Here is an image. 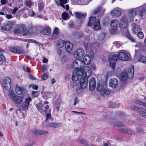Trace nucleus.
I'll list each match as a JSON object with an SVG mask.
<instances>
[{
    "label": "nucleus",
    "mask_w": 146,
    "mask_h": 146,
    "mask_svg": "<svg viewBox=\"0 0 146 146\" xmlns=\"http://www.w3.org/2000/svg\"><path fill=\"white\" fill-rule=\"evenodd\" d=\"M8 95L9 97L12 99L13 102L17 104H21L23 99V97L17 95L11 90L8 91Z\"/></svg>",
    "instance_id": "1"
},
{
    "label": "nucleus",
    "mask_w": 146,
    "mask_h": 146,
    "mask_svg": "<svg viewBox=\"0 0 146 146\" xmlns=\"http://www.w3.org/2000/svg\"><path fill=\"white\" fill-rule=\"evenodd\" d=\"M76 70L73 72L72 78V80L77 81L79 78V76H81V77L83 76L84 74L81 68H76Z\"/></svg>",
    "instance_id": "2"
},
{
    "label": "nucleus",
    "mask_w": 146,
    "mask_h": 146,
    "mask_svg": "<svg viewBox=\"0 0 146 146\" xmlns=\"http://www.w3.org/2000/svg\"><path fill=\"white\" fill-rule=\"evenodd\" d=\"M97 90L98 92H100L102 96H105L110 94V90L104 88V85L102 84H98Z\"/></svg>",
    "instance_id": "3"
},
{
    "label": "nucleus",
    "mask_w": 146,
    "mask_h": 146,
    "mask_svg": "<svg viewBox=\"0 0 146 146\" xmlns=\"http://www.w3.org/2000/svg\"><path fill=\"white\" fill-rule=\"evenodd\" d=\"M26 30L25 26L23 25H21L14 29L13 32L15 34L18 35L23 33Z\"/></svg>",
    "instance_id": "4"
},
{
    "label": "nucleus",
    "mask_w": 146,
    "mask_h": 146,
    "mask_svg": "<svg viewBox=\"0 0 146 146\" xmlns=\"http://www.w3.org/2000/svg\"><path fill=\"white\" fill-rule=\"evenodd\" d=\"M84 66V63L83 61L79 59H76L73 64V66L75 70L76 68H82Z\"/></svg>",
    "instance_id": "5"
},
{
    "label": "nucleus",
    "mask_w": 146,
    "mask_h": 146,
    "mask_svg": "<svg viewBox=\"0 0 146 146\" xmlns=\"http://www.w3.org/2000/svg\"><path fill=\"white\" fill-rule=\"evenodd\" d=\"M88 79L83 76L81 77L80 80V85L82 89L85 88L88 86Z\"/></svg>",
    "instance_id": "6"
},
{
    "label": "nucleus",
    "mask_w": 146,
    "mask_h": 146,
    "mask_svg": "<svg viewBox=\"0 0 146 146\" xmlns=\"http://www.w3.org/2000/svg\"><path fill=\"white\" fill-rule=\"evenodd\" d=\"M60 35V30L57 28L56 27L53 30L52 34L51 35V39L52 40H54L58 38Z\"/></svg>",
    "instance_id": "7"
},
{
    "label": "nucleus",
    "mask_w": 146,
    "mask_h": 146,
    "mask_svg": "<svg viewBox=\"0 0 146 146\" xmlns=\"http://www.w3.org/2000/svg\"><path fill=\"white\" fill-rule=\"evenodd\" d=\"M85 54L84 50L82 49H78L74 53V55L75 57L77 58L83 57Z\"/></svg>",
    "instance_id": "8"
},
{
    "label": "nucleus",
    "mask_w": 146,
    "mask_h": 146,
    "mask_svg": "<svg viewBox=\"0 0 146 146\" xmlns=\"http://www.w3.org/2000/svg\"><path fill=\"white\" fill-rule=\"evenodd\" d=\"M31 100V99L30 98H27L25 99V101L23 102L22 104L21 109L22 110H28L29 102Z\"/></svg>",
    "instance_id": "9"
},
{
    "label": "nucleus",
    "mask_w": 146,
    "mask_h": 146,
    "mask_svg": "<svg viewBox=\"0 0 146 146\" xmlns=\"http://www.w3.org/2000/svg\"><path fill=\"white\" fill-rule=\"evenodd\" d=\"M118 80L115 78H112L110 80L109 82V86L112 88H115L118 86Z\"/></svg>",
    "instance_id": "10"
},
{
    "label": "nucleus",
    "mask_w": 146,
    "mask_h": 146,
    "mask_svg": "<svg viewBox=\"0 0 146 146\" xmlns=\"http://www.w3.org/2000/svg\"><path fill=\"white\" fill-rule=\"evenodd\" d=\"M4 87L7 90L10 89L11 87V80L9 77H6L5 78L4 82Z\"/></svg>",
    "instance_id": "11"
},
{
    "label": "nucleus",
    "mask_w": 146,
    "mask_h": 146,
    "mask_svg": "<svg viewBox=\"0 0 146 146\" xmlns=\"http://www.w3.org/2000/svg\"><path fill=\"white\" fill-rule=\"evenodd\" d=\"M13 27V24L11 22H9L5 24L1 27V29L4 31H9Z\"/></svg>",
    "instance_id": "12"
},
{
    "label": "nucleus",
    "mask_w": 146,
    "mask_h": 146,
    "mask_svg": "<svg viewBox=\"0 0 146 146\" xmlns=\"http://www.w3.org/2000/svg\"><path fill=\"white\" fill-rule=\"evenodd\" d=\"M140 7H141L137 9L134 8L129 10L128 12V15L131 17L134 16L137 13H138L139 15V13L140 12L139 9Z\"/></svg>",
    "instance_id": "13"
},
{
    "label": "nucleus",
    "mask_w": 146,
    "mask_h": 146,
    "mask_svg": "<svg viewBox=\"0 0 146 146\" xmlns=\"http://www.w3.org/2000/svg\"><path fill=\"white\" fill-rule=\"evenodd\" d=\"M11 52L19 54H22L24 52L23 49L20 47L17 46H13L11 49Z\"/></svg>",
    "instance_id": "14"
},
{
    "label": "nucleus",
    "mask_w": 146,
    "mask_h": 146,
    "mask_svg": "<svg viewBox=\"0 0 146 146\" xmlns=\"http://www.w3.org/2000/svg\"><path fill=\"white\" fill-rule=\"evenodd\" d=\"M118 55L119 59L121 60L126 61L129 59V57L125 53L123 52H120Z\"/></svg>",
    "instance_id": "15"
},
{
    "label": "nucleus",
    "mask_w": 146,
    "mask_h": 146,
    "mask_svg": "<svg viewBox=\"0 0 146 146\" xmlns=\"http://www.w3.org/2000/svg\"><path fill=\"white\" fill-rule=\"evenodd\" d=\"M96 82L94 78H92L89 82V88L91 91L95 89L96 86Z\"/></svg>",
    "instance_id": "16"
},
{
    "label": "nucleus",
    "mask_w": 146,
    "mask_h": 146,
    "mask_svg": "<svg viewBox=\"0 0 146 146\" xmlns=\"http://www.w3.org/2000/svg\"><path fill=\"white\" fill-rule=\"evenodd\" d=\"M84 76L87 77L90 76L92 74V72L90 68L88 66H85L83 70Z\"/></svg>",
    "instance_id": "17"
},
{
    "label": "nucleus",
    "mask_w": 146,
    "mask_h": 146,
    "mask_svg": "<svg viewBox=\"0 0 146 146\" xmlns=\"http://www.w3.org/2000/svg\"><path fill=\"white\" fill-rule=\"evenodd\" d=\"M62 124L60 123L49 122L46 125L48 127L57 128L62 127Z\"/></svg>",
    "instance_id": "18"
},
{
    "label": "nucleus",
    "mask_w": 146,
    "mask_h": 146,
    "mask_svg": "<svg viewBox=\"0 0 146 146\" xmlns=\"http://www.w3.org/2000/svg\"><path fill=\"white\" fill-rule=\"evenodd\" d=\"M131 26L132 31L135 33H137L141 30V29L139 25L136 23H133Z\"/></svg>",
    "instance_id": "19"
},
{
    "label": "nucleus",
    "mask_w": 146,
    "mask_h": 146,
    "mask_svg": "<svg viewBox=\"0 0 146 146\" xmlns=\"http://www.w3.org/2000/svg\"><path fill=\"white\" fill-rule=\"evenodd\" d=\"M25 89L24 88L19 86L17 84L16 85L15 92L19 95H21L25 91Z\"/></svg>",
    "instance_id": "20"
},
{
    "label": "nucleus",
    "mask_w": 146,
    "mask_h": 146,
    "mask_svg": "<svg viewBox=\"0 0 146 146\" xmlns=\"http://www.w3.org/2000/svg\"><path fill=\"white\" fill-rule=\"evenodd\" d=\"M111 14L113 16H115L117 17L119 16L121 14V12L119 9L115 8L111 11Z\"/></svg>",
    "instance_id": "21"
},
{
    "label": "nucleus",
    "mask_w": 146,
    "mask_h": 146,
    "mask_svg": "<svg viewBox=\"0 0 146 146\" xmlns=\"http://www.w3.org/2000/svg\"><path fill=\"white\" fill-rule=\"evenodd\" d=\"M121 80L122 82H126L127 79L128 77V75L125 72H122L120 75Z\"/></svg>",
    "instance_id": "22"
},
{
    "label": "nucleus",
    "mask_w": 146,
    "mask_h": 146,
    "mask_svg": "<svg viewBox=\"0 0 146 146\" xmlns=\"http://www.w3.org/2000/svg\"><path fill=\"white\" fill-rule=\"evenodd\" d=\"M40 33L43 35L50 36L51 35V29L50 27H48L42 30Z\"/></svg>",
    "instance_id": "23"
},
{
    "label": "nucleus",
    "mask_w": 146,
    "mask_h": 146,
    "mask_svg": "<svg viewBox=\"0 0 146 146\" xmlns=\"http://www.w3.org/2000/svg\"><path fill=\"white\" fill-rule=\"evenodd\" d=\"M134 73V68L133 66L129 68L128 70L127 74L128 75L129 78H132L133 76Z\"/></svg>",
    "instance_id": "24"
},
{
    "label": "nucleus",
    "mask_w": 146,
    "mask_h": 146,
    "mask_svg": "<svg viewBox=\"0 0 146 146\" xmlns=\"http://www.w3.org/2000/svg\"><path fill=\"white\" fill-rule=\"evenodd\" d=\"M73 44L69 41H67L65 43V47L66 50L68 52H70L72 49Z\"/></svg>",
    "instance_id": "25"
},
{
    "label": "nucleus",
    "mask_w": 146,
    "mask_h": 146,
    "mask_svg": "<svg viewBox=\"0 0 146 146\" xmlns=\"http://www.w3.org/2000/svg\"><path fill=\"white\" fill-rule=\"evenodd\" d=\"M74 15L76 17L79 19L84 18L86 16V14H83L77 12H75Z\"/></svg>",
    "instance_id": "26"
},
{
    "label": "nucleus",
    "mask_w": 146,
    "mask_h": 146,
    "mask_svg": "<svg viewBox=\"0 0 146 146\" xmlns=\"http://www.w3.org/2000/svg\"><path fill=\"white\" fill-rule=\"evenodd\" d=\"M118 58V55L117 54L110 55L109 57V61H112L113 62H116Z\"/></svg>",
    "instance_id": "27"
},
{
    "label": "nucleus",
    "mask_w": 146,
    "mask_h": 146,
    "mask_svg": "<svg viewBox=\"0 0 146 146\" xmlns=\"http://www.w3.org/2000/svg\"><path fill=\"white\" fill-rule=\"evenodd\" d=\"M91 61V59L89 56L88 55H86L84 58L83 62L84 64H88Z\"/></svg>",
    "instance_id": "28"
},
{
    "label": "nucleus",
    "mask_w": 146,
    "mask_h": 146,
    "mask_svg": "<svg viewBox=\"0 0 146 146\" xmlns=\"http://www.w3.org/2000/svg\"><path fill=\"white\" fill-rule=\"evenodd\" d=\"M139 10L140 12L139 13V15L140 17H142L143 14L146 13V4L142 7H141Z\"/></svg>",
    "instance_id": "29"
},
{
    "label": "nucleus",
    "mask_w": 146,
    "mask_h": 146,
    "mask_svg": "<svg viewBox=\"0 0 146 146\" xmlns=\"http://www.w3.org/2000/svg\"><path fill=\"white\" fill-rule=\"evenodd\" d=\"M89 18V21L88 25L89 26H91L95 24L96 21V18L95 17H91Z\"/></svg>",
    "instance_id": "30"
},
{
    "label": "nucleus",
    "mask_w": 146,
    "mask_h": 146,
    "mask_svg": "<svg viewBox=\"0 0 146 146\" xmlns=\"http://www.w3.org/2000/svg\"><path fill=\"white\" fill-rule=\"evenodd\" d=\"M65 43L64 40H60L58 41L56 45L59 48H62L65 45Z\"/></svg>",
    "instance_id": "31"
},
{
    "label": "nucleus",
    "mask_w": 146,
    "mask_h": 146,
    "mask_svg": "<svg viewBox=\"0 0 146 146\" xmlns=\"http://www.w3.org/2000/svg\"><path fill=\"white\" fill-rule=\"evenodd\" d=\"M105 11V10L103 9L102 10V8L99 7H98L97 8L96 10H94V14L95 15H96L98 13H99L101 14H103Z\"/></svg>",
    "instance_id": "32"
},
{
    "label": "nucleus",
    "mask_w": 146,
    "mask_h": 146,
    "mask_svg": "<svg viewBox=\"0 0 146 146\" xmlns=\"http://www.w3.org/2000/svg\"><path fill=\"white\" fill-rule=\"evenodd\" d=\"M118 24V21L117 20H112L110 24L111 27H117V25Z\"/></svg>",
    "instance_id": "33"
},
{
    "label": "nucleus",
    "mask_w": 146,
    "mask_h": 146,
    "mask_svg": "<svg viewBox=\"0 0 146 146\" xmlns=\"http://www.w3.org/2000/svg\"><path fill=\"white\" fill-rule=\"evenodd\" d=\"M35 133L38 135H43L47 134L48 132L46 130H36L35 131Z\"/></svg>",
    "instance_id": "34"
},
{
    "label": "nucleus",
    "mask_w": 146,
    "mask_h": 146,
    "mask_svg": "<svg viewBox=\"0 0 146 146\" xmlns=\"http://www.w3.org/2000/svg\"><path fill=\"white\" fill-rule=\"evenodd\" d=\"M101 28L100 24V20L99 19H98L95 23L94 25V29L95 30H98L101 29Z\"/></svg>",
    "instance_id": "35"
},
{
    "label": "nucleus",
    "mask_w": 146,
    "mask_h": 146,
    "mask_svg": "<svg viewBox=\"0 0 146 146\" xmlns=\"http://www.w3.org/2000/svg\"><path fill=\"white\" fill-rule=\"evenodd\" d=\"M111 125L115 127L117 126L122 127L124 126V125L122 123L118 121L114 122L112 123Z\"/></svg>",
    "instance_id": "36"
},
{
    "label": "nucleus",
    "mask_w": 146,
    "mask_h": 146,
    "mask_svg": "<svg viewBox=\"0 0 146 146\" xmlns=\"http://www.w3.org/2000/svg\"><path fill=\"white\" fill-rule=\"evenodd\" d=\"M74 35L77 38H81L83 36V33L81 32H76L74 33Z\"/></svg>",
    "instance_id": "37"
},
{
    "label": "nucleus",
    "mask_w": 146,
    "mask_h": 146,
    "mask_svg": "<svg viewBox=\"0 0 146 146\" xmlns=\"http://www.w3.org/2000/svg\"><path fill=\"white\" fill-rule=\"evenodd\" d=\"M135 103L140 105H142L146 108V103L138 100H136L135 101Z\"/></svg>",
    "instance_id": "38"
},
{
    "label": "nucleus",
    "mask_w": 146,
    "mask_h": 146,
    "mask_svg": "<svg viewBox=\"0 0 146 146\" xmlns=\"http://www.w3.org/2000/svg\"><path fill=\"white\" fill-rule=\"evenodd\" d=\"M138 62L144 63L146 62V57L144 56H141L139 58Z\"/></svg>",
    "instance_id": "39"
},
{
    "label": "nucleus",
    "mask_w": 146,
    "mask_h": 146,
    "mask_svg": "<svg viewBox=\"0 0 146 146\" xmlns=\"http://www.w3.org/2000/svg\"><path fill=\"white\" fill-rule=\"evenodd\" d=\"M36 107L38 111H39L40 113L43 112V108L42 105L40 103H39L36 105Z\"/></svg>",
    "instance_id": "40"
},
{
    "label": "nucleus",
    "mask_w": 146,
    "mask_h": 146,
    "mask_svg": "<svg viewBox=\"0 0 146 146\" xmlns=\"http://www.w3.org/2000/svg\"><path fill=\"white\" fill-rule=\"evenodd\" d=\"M5 61V57L2 54L0 55V65H2Z\"/></svg>",
    "instance_id": "41"
},
{
    "label": "nucleus",
    "mask_w": 146,
    "mask_h": 146,
    "mask_svg": "<svg viewBox=\"0 0 146 146\" xmlns=\"http://www.w3.org/2000/svg\"><path fill=\"white\" fill-rule=\"evenodd\" d=\"M127 23L120 22L119 27L121 28H125L127 27Z\"/></svg>",
    "instance_id": "42"
},
{
    "label": "nucleus",
    "mask_w": 146,
    "mask_h": 146,
    "mask_svg": "<svg viewBox=\"0 0 146 146\" xmlns=\"http://www.w3.org/2000/svg\"><path fill=\"white\" fill-rule=\"evenodd\" d=\"M44 3L43 2H41L39 3L38 8L39 11L42 10L44 8Z\"/></svg>",
    "instance_id": "43"
},
{
    "label": "nucleus",
    "mask_w": 146,
    "mask_h": 146,
    "mask_svg": "<svg viewBox=\"0 0 146 146\" xmlns=\"http://www.w3.org/2000/svg\"><path fill=\"white\" fill-rule=\"evenodd\" d=\"M77 141L80 143L83 144L87 146L88 145V142L84 140L79 139L77 140Z\"/></svg>",
    "instance_id": "44"
},
{
    "label": "nucleus",
    "mask_w": 146,
    "mask_h": 146,
    "mask_svg": "<svg viewBox=\"0 0 146 146\" xmlns=\"http://www.w3.org/2000/svg\"><path fill=\"white\" fill-rule=\"evenodd\" d=\"M137 35L138 37L140 39H142L144 37V34L141 31H140L139 32L137 33Z\"/></svg>",
    "instance_id": "45"
},
{
    "label": "nucleus",
    "mask_w": 146,
    "mask_h": 146,
    "mask_svg": "<svg viewBox=\"0 0 146 146\" xmlns=\"http://www.w3.org/2000/svg\"><path fill=\"white\" fill-rule=\"evenodd\" d=\"M67 56L66 55H64L61 58V61L62 62V63L63 64L64 63H66L67 61Z\"/></svg>",
    "instance_id": "46"
},
{
    "label": "nucleus",
    "mask_w": 146,
    "mask_h": 146,
    "mask_svg": "<svg viewBox=\"0 0 146 146\" xmlns=\"http://www.w3.org/2000/svg\"><path fill=\"white\" fill-rule=\"evenodd\" d=\"M109 31L111 33L113 34L115 33L117 31V27H111Z\"/></svg>",
    "instance_id": "47"
},
{
    "label": "nucleus",
    "mask_w": 146,
    "mask_h": 146,
    "mask_svg": "<svg viewBox=\"0 0 146 146\" xmlns=\"http://www.w3.org/2000/svg\"><path fill=\"white\" fill-rule=\"evenodd\" d=\"M67 0H60V5L61 6L64 8L65 9L64 4L67 3Z\"/></svg>",
    "instance_id": "48"
},
{
    "label": "nucleus",
    "mask_w": 146,
    "mask_h": 146,
    "mask_svg": "<svg viewBox=\"0 0 146 146\" xmlns=\"http://www.w3.org/2000/svg\"><path fill=\"white\" fill-rule=\"evenodd\" d=\"M72 3L74 5H76L79 4H84V3H81L80 2V0H72Z\"/></svg>",
    "instance_id": "49"
},
{
    "label": "nucleus",
    "mask_w": 146,
    "mask_h": 146,
    "mask_svg": "<svg viewBox=\"0 0 146 146\" xmlns=\"http://www.w3.org/2000/svg\"><path fill=\"white\" fill-rule=\"evenodd\" d=\"M119 105L115 104H110L109 107L110 108H117L119 107Z\"/></svg>",
    "instance_id": "50"
},
{
    "label": "nucleus",
    "mask_w": 146,
    "mask_h": 146,
    "mask_svg": "<svg viewBox=\"0 0 146 146\" xmlns=\"http://www.w3.org/2000/svg\"><path fill=\"white\" fill-rule=\"evenodd\" d=\"M110 64V66L112 68L113 70H114L115 68V64L116 62H113L112 61H109Z\"/></svg>",
    "instance_id": "51"
},
{
    "label": "nucleus",
    "mask_w": 146,
    "mask_h": 146,
    "mask_svg": "<svg viewBox=\"0 0 146 146\" xmlns=\"http://www.w3.org/2000/svg\"><path fill=\"white\" fill-rule=\"evenodd\" d=\"M73 81H72L70 82L71 87L73 88L76 87L77 85V82H76V80H73Z\"/></svg>",
    "instance_id": "52"
},
{
    "label": "nucleus",
    "mask_w": 146,
    "mask_h": 146,
    "mask_svg": "<svg viewBox=\"0 0 146 146\" xmlns=\"http://www.w3.org/2000/svg\"><path fill=\"white\" fill-rule=\"evenodd\" d=\"M23 69L24 71L25 72H30V70L29 68L27 66H26L24 65L23 67Z\"/></svg>",
    "instance_id": "53"
},
{
    "label": "nucleus",
    "mask_w": 146,
    "mask_h": 146,
    "mask_svg": "<svg viewBox=\"0 0 146 146\" xmlns=\"http://www.w3.org/2000/svg\"><path fill=\"white\" fill-rule=\"evenodd\" d=\"M127 38L132 42H135V40L132 37L131 35L129 33H128L127 35Z\"/></svg>",
    "instance_id": "54"
},
{
    "label": "nucleus",
    "mask_w": 146,
    "mask_h": 146,
    "mask_svg": "<svg viewBox=\"0 0 146 146\" xmlns=\"http://www.w3.org/2000/svg\"><path fill=\"white\" fill-rule=\"evenodd\" d=\"M62 17L63 19L65 20L68 17V15L66 12H64L62 15Z\"/></svg>",
    "instance_id": "55"
},
{
    "label": "nucleus",
    "mask_w": 146,
    "mask_h": 146,
    "mask_svg": "<svg viewBox=\"0 0 146 146\" xmlns=\"http://www.w3.org/2000/svg\"><path fill=\"white\" fill-rule=\"evenodd\" d=\"M46 118L45 119L46 121H47L48 120L50 119L51 118V115L50 113H46Z\"/></svg>",
    "instance_id": "56"
},
{
    "label": "nucleus",
    "mask_w": 146,
    "mask_h": 146,
    "mask_svg": "<svg viewBox=\"0 0 146 146\" xmlns=\"http://www.w3.org/2000/svg\"><path fill=\"white\" fill-rule=\"evenodd\" d=\"M127 17L126 16L124 15L122 17L121 20L120 22H124L127 23Z\"/></svg>",
    "instance_id": "57"
},
{
    "label": "nucleus",
    "mask_w": 146,
    "mask_h": 146,
    "mask_svg": "<svg viewBox=\"0 0 146 146\" xmlns=\"http://www.w3.org/2000/svg\"><path fill=\"white\" fill-rule=\"evenodd\" d=\"M69 27L71 28H73L74 27L75 25L74 23L72 21L70 22L68 24Z\"/></svg>",
    "instance_id": "58"
},
{
    "label": "nucleus",
    "mask_w": 146,
    "mask_h": 146,
    "mask_svg": "<svg viewBox=\"0 0 146 146\" xmlns=\"http://www.w3.org/2000/svg\"><path fill=\"white\" fill-rule=\"evenodd\" d=\"M145 109L142 107H137V110L141 113L144 111Z\"/></svg>",
    "instance_id": "59"
},
{
    "label": "nucleus",
    "mask_w": 146,
    "mask_h": 146,
    "mask_svg": "<svg viewBox=\"0 0 146 146\" xmlns=\"http://www.w3.org/2000/svg\"><path fill=\"white\" fill-rule=\"evenodd\" d=\"M48 77V75L46 73L43 74L42 76V79L43 80L46 79Z\"/></svg>",
    "instance_id": "60"
},
{
    "label": "nucleus",
    "mask_w": 146,
    "mask_h": 146,
    "mask_svg": "<svg viewBox=\"0 0 146 146\" xmlns=\"http://www.w3.org/2000/svg\"><path fill=\"white\" fill-rule=\"evenodd\" d=\"M28 77L29 79L31 80H35L36 78H35L33 76L30 74H27Z\"/></svg>",
    "instance_id": "61"
},
{
    "label": "nucleus",
    "mask_w": 146,
    "mask_h": 146,
    "mask_svg": "<svg viewBox=\"0 0 146 146\" xmlns=\"http://www.w3.org/2000/svg\"><path fill=\"white\" fill-rule=\"evenodd\" d=\"M26 5L30 7L32 5V3L30 1H26L25 2Z\"/></svg>",
    "instance_id": "62"
},
{
    "label": "nucleus",
    "mask_w": 146,
    "mask_h": 146,
    "mask_svg": "<svg viewBox=\"0 0 146 146\" xmlns=\"http://www.w3.org/2000/svg\"><path fill=\"white\" fill-rule=\"evenodd\" d=\"M66 68L68 69H70L72 68L74 69V67L73 66V65H72L71 64H67L66 65Z\"/></svg>",
    "instance_id": "63"
},
{
    "label": "nucleus",
    "mask_w": 146,
    "mask_h": 146,
    "mask_svg": "<svg viewBox=\"0 0 146 146\" xmlns=\"http://www.w3.org/2000/svg\"><path fill=\"white\" fill-rule=\"evenodd\" d=\"M39 93L38 91H33L32 92V95L34 97H36L38 96Z\"/></svg>",
    "instance_id": "64"
}]
</instances>
